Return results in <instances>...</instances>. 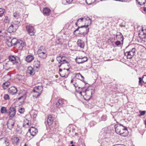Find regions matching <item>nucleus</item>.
Returning a JSON list of instances; mask_svg holds the SVG:
<instances>
[{"label":"nucleus","instance_id":"nucleus-1","mask_svg":"<svg viewBox=\"0 0 146 146\" xmlns=\"http://www.w3.org/2000/svg\"><path fill=\"white\" fill-rule=\"evenodd\" d=\"M114 128L116 133L121 136L126 137L128 134V131L126 127L120 124L115 125Z\"/></svg>","mask_w":146,"mask_h":146},{"label":"nucleus","instance_id":"nucleus-2","mask_svg":"<svg viewBox=\"0 0 146 146\" xmlns=\"http://www.w3.org/2000/svg\"><path fill=\"white\" fill-rule=\"evenodd\" d=\"M38 56L41 59H44L46 58L47 55V52L46 49L43 46H41L40 47L37 51Z\"/></svg>","mask_w":146,"mask_h":146},{"label":"nucleus","instance_id":"nucleus-3","mask_svg":"<svg viewBox=\"0 0 146 146\" xmlns=\"http://www.w3.org/2000/svg\"><path fill=\"white\" fill-rule=\"evenodd\" d=\"M43 90V88L42 85L36 86L34 88L33 90L35 93V94L33 95V97L36 98L39 97L42 93Z\"/></svg>","mask_w":146,"mask_h":146},{"label":"nucleus","instance_id":"nucleus-4","mask_svg":"<svg viewBox=\"0 0 146 146\" xmlns=\"http://www.w3.org/2000/svg\"><path fill=\"white\" fill-rule=\"evenodd\" d=\"M20 25V22L18 21L12 22V24L8 28V31L10 33L16 31Z\"/></svg>","mask_w":146,"mask_h":146},{"label":"nucleus","instance_id":"nucleus-5","mask_svg":"<svg viewBox=\"0 0 146 146\" xmlns=\"http://www.w3.org/2000/svg\"><path fill=\"white\" fill-rule=\"evenodd\" d=\"M89 25L82 26L80 27V29L79 30V32L78 34L82 35L84 36L87 34L89 31V28H88Z\"/></svg>","mask_w":146,"mask_h":146},{"label":"nucleus","instance_id":"nucleus-6","mask_svg":"<svg viewBox=\"0 0 146 146\" xmlns=\"http://www.w3.org/2000/svg\"><path fill=\"white\" fill-rule=\"evenodd\" d=\"M135 53V48H133L129 51L124 52V54L126 56L127 59H131L134 56Z\"/></svg>","mask_w":146,"mask_h":146},{"label":"nucleus","instance_id":"nucleus-7","mask_svg":"<svg viewBox=\"0 0 146 146\" xmlns=\"http://www.w3.org/2000/svg\"><path fill=\"white\" fill-rule=\"evenodd\" d=\"M66 102V100L64 99H59L56 104V107L60 110L61 108L64 106Z\"/></svg>","mask_w":146,"mask_h":146},{"label":"nucleus","instance_id":"nucleus-8","mask_svg":"<svg viewBox=\"0 0 146 146\" xmlns=\"http://www.w3.org/2000/svg\"><path fill=\"white\" fill-rule=\"evenodd\" d=\"M10 144L9 141L6 137L0 138V146H9Z\"/></svg>","mask_w":146,"mask_h":146},{"label":"nucleus","instance_id":"nucleus-9","mask_svg":"<svg viewBox=\"0 0 146 146\" xmlns=\"http://www.w3.org/2000/svg\"><path fill=\"white\" fill-rule=\"evenodd\" d=\"M26 29L28 33L30 36L34 35L36 33V31L34 27L30 25L26 26Z\"/></svg>","mask_w":146,"mask_h":146},{"label":"nucleus","instance_id":"nucleus-10","mask_svg":"<svg viewBox=\"0 0 146 146\" xmlns=\"http://www.w3.org/2000/svg\"><path fill=\"white\" fill-rule=\"evenodd\" d=\"M16 110L14 107L12 106L10 107L8 112V115L10 117H14L16 114Z\"/></svg>","mask_w":146,"mask_h":146},{"label":"nucleus","instance_id":"nucleus-11","mask_svg":"<svg viewBox=\"0 0 146 146\" xmlns=\"http://www.w3.org/2000/svg\"><path fill=\"white\" fill-rule=\"evenodd\" d=\"M66 58L64 56H59L56 57V60L58 62V63H63L64 64L66 62Z\"/></svg>","mask_w":146,"mask_h":146},{"label":"nucleus","instance_id":"nucleus-12","mask_svg":"<svg viewBox=\"0 0 146 146\" xmlns=\"http://www.w3.org/2000/svg\"><path fill=\"white\" fill-rule=\"evenodd\" d=\"M20 138L15 136H13L11 138V142L13 144L17 145L19 142Z\"/></svg>","mask_w":146,"mask_h":146},{"label":"nucleus","instance_id":"nucleus-13","mask_svg":"<svg viewBox=\"0 0 146 146\" xmlns=\"http://www.w3.org/2000/svg\"><path fill=\"white\" fill-rule=\"evenodd\" d=\"M29 131L30 132L31 135L33 136H35L38 132L37 129L33 127H31L29 129Z\"/></svg>","mask_w":146,"mask_h":146},{"label":"nucleus","instance_id":"nucleus-14","mask_svg":"<svg viewBox=\"0 0 146 146\" xmlns=\"http://www.w3.org/2000/svg\"><path fill=\"white\" fill-rule=\"evenodd\" d=\"M15 123V121L12 119L9 120L7 123L8 128L10 129H11L14 127Z\"/></svg>","mask_w":146,"mask_h":146},{"label":"nucleus","instance_id":"nucleus-15","mask_svg":"<svg viewBox=\"0 0 146 146\" xmlns=\"http://www.w3.org/2000/svg\"><path fill=\"white\" fill-rule=\"evenodd\" d=\"M8 92L11 94L14 95L17 93V90L16 87L13 86L9 89Z\"/></svg>","mask_w":146,"mask_h":146},{"label":"nucleus","instance_id":"nucleus-16","mask_svg":"<svg viewBox=\"0 0 146 146\" xmlns=\"http://www.w3.org/2000/svg\"><path fill=\"white\" fill-rule=\"evenodd\" d=\"M6 40V43L7 46L9 47L13 46L12 44V38L8 36L7 37Z\"/></svg>","mask_w":146,"mask_h":146},{"label":"nucleus","instance_id":"nucleus-17","mask_svg":"<svg viewBox=\"0 0 146 146\" xmlns=\"http://www.w3.org/2000/svg\"><path fill=\"white\" fill-rule=\"evenodd\" d=\"M139 85L142 86V84L141 82L142 81L144 84H146V75H144L143 76L142 78L139 77Z\"/></svg>","mask_w":146,"mask_h":146},{"label":"nucleus","instance_id":"nucleus-18","mask_svg":"<svg viewBox=\"0 0 146 146\" xmlns=\"http://www.w3.org/2000/svg\"><path fill=\"white\" fill-rule=\"evenodd\" d=\"M79 88H81L82 89V91H80L79 93L81 95V96H82V93H83L84 94V95H86L87 93V92H90V91L88 90V89H86L84 90V87H78Z\"/></svg>","mask_w":146,"mask_h":146},{"label":"nucleus","instance_id":"nucleus-19","mask_svg":"<svg viewBox=\"0 0 146 146\" xmlns=\"http://www.w3.org/2000/svg\"><path fill=\"white\" fill-rule=\"evenodd\" d=\"M53 117L51 115H48L47 122L48 125H50L52 123L53 121Z\"/></svg>","mask_w":146,"mask_h":146},{"label":"nucleus","instance_id":"nucleus-20","mask_svg":"<svg viewBox=\"0 0 146 146\" xmlns=\"http://www.w3.org/2000/svg\"><path fill=\"white\" fill-rule=\"evenodd\" d=\"M6 34V30L2 27H0V36H5Z\"/></svg>","mask_w":146,"mask_h":146},{"label":"nucleus","instance_id":"nucleus-21","mask_svg":"<svg viewBox=\"0 0 146 146\" xmlns=\"http://www.w3.org/2000/svg\"><path fill=\"white\" fill-rule=\"evenodd\" d=\"M25 45L24 42L20 40L18 41L17 46L19 47V50H22Z\"/></svg>","mask_w":146,"mask_h":146},{"label":"nucleus","instance_id":"nucleus-22","mask_svg":"<svg viewBox=\"0 0 146 146\" xmlns=\"http://www.w3.org/2000/svg\"><path fill=\"white\" fill-rule=\"evenodd\" d=\"M51 11L48 8L46 7L43 9V14L45 15L48 16L49 15Z\"/></svg>","mask_w":146,"mask_h":146},{"label":"nucleus","instance_id":"nucleus-23","mask_svg":"<svg viewBox=\"0 0 146 146\" xmlns=\"http://www.w3.org/2000/svg\"><path fill=\"white\" fill-rule=\"evenodd\" d=\"M75 60L77 63L79 64L84 63L83 62L82 56H77L75 59Z\"/></svg>","mask_w":146,"mask_h":146},{"label":"nucleus","instance_id":"nucleus-24","mask_svg":"<svg viewBox=\"0 0 146 146\" xmlns=\"http://www.w3.org/2000/svg\"><path fill=\"white\" fill-rule=\"evenodd\" d=\"M34 70L33 68L31 66H29L27 70V73L31 75L34 74Z\"/></svg>","mask_w":146,"mask_h":146},{"label":"nucleus","instance_id":"nucleus-25","mask_svg":"<svg viewBox=\"0 0 146 146\" xmlns=\"http://www.w3.org/2000/svg\"><path fill=\"white\" fill-rule=\"evenodd\" d=\"M77 44L78 46L82 48H84V43L82 40H78L77 42Z\"/></svg>","mask_w":146,"mask_h":146},{"label":"nucleus","instance_id":"nucleus-26","mask_svg":"<svg viewBox=\"0 0 146 146\" xmlns=\"http://www.w3.org/2000/svg\"><path fill=\"white\" fill-rule=\"evenodd\" d=\"M10 64V62H8L6 63H4L3 64V68L6 70H8L9 68H11Z\"/></svg>","mask_w":146,"mask_h":146},{"label":"nucleus","instance_id":"nucleus-27","mask_svg":"<svg viewBox=\"0 0 146 146\" xmlns=\"http://www.w3.org/2000/svg\"><path fill=\"white\" fill-rule=\"evenodd\" d=\"M108 129L107 128H104L102 129L101 131V135H102L103 136H106L108 132Z\"/></svg>","mask_w":146,"mask_h":146},{"label":"nucleus","instance_id":"nucleus-28","mask_svg":"<svg viewBox=\"0 0 146 146\" xmlns=\"http://www.w3.org/2000/svg\"><path fill=\"white\" fill-rule=\"evenodd\" d=\"M9 62H12L13 64H15V63L16 61V58L13 56H9Z\"/></svg>","mask_w":146,"mask_h":146},{"label":"nucleus","instance_id":"nucleus-29","mask_svg":"<svg viewBox=\"0 0 146 146\" xmlns=\"http://www.w3.org/2000/svg\"><path fill=\"white\" fill-rule=\"evenodd\" d=\"M34 59L32 55H28L26 58V60L28 62L32 61Z\"/></svg>","mask_w":146,"mask_h":146},{"label":"nucleus","instance_id":"nucleus-30","mask_svg":"<svg viewBox=\"0 0 146 146\" xmlns=\"http://www.w3.org/2000/svg\"><path fill=\"white\" fill-rule=\"evenodd\" d=\"M18 40L15 38H12V44L13 46H17L18 43Z\"/></svg>","mask_w":146,"mask_h":146},{"label":"nucleus","instance_id":"nucleus-31","mask_svg":"<svg viewBox=\"0 0 146 146\" xmlns=\"http://www.w3.org/2000/svg\"><path fill=\"white\" fill-rule=\"evenodd\" d=\"M31 123H29V121L27 119H25L24 120L23 122V126L24 127H25L26 125H28L29 127L30 125H31Z\"/></svg>","mask_w":146,"mask_h":146},{"label":"nucleus","instance_id":"nucleus-32","mask_svg":"<svg viewBox=\"0 0 146 146\" xmlns=\"http://www.w3.org/2000/svg\"><path fill=\"white\" fill-rule=\"evenodd\" d=\"M13 16L15 19H18L20 18L19 13L17 12H15L13 13Z\"/></svg>","mask_w":146,"mask_h":146},{"label":"nucleus","instance_id":"nucleus-33","mask_svg":"<svg viewBox=\"0 0 146 146\" xmlns=\"http://www.w3.org/2000/svg\"><path fill=\"white\" fill-rule=\"evenodd\" d=\"M139 1H138L137 0H136V1L141 5H144L145 3L146 0H139Z\"/></svg>","mask_w":146,"mask_h":146},{"label":"nucleus","instance_id":"nucleus-34","mask_svg":"<svg viewBox=\"0 0 146 146\" xmlns=\"http://www.w3.org/2000/svg\"><path fill=\"white\" fill-rule=\"evenodd\" d=\"M118 36L119 38H122V41L123 40V37L122 34L120 32H117L116 35V37Z\"/></svg>","mask_w":146,"mask_h":146},{"label":"nucleus","instance_id":"nucleus-35","mask_svg":"<svg viewBox=\"0 0 146 146\" xmlns=\"http://www.w3.org/2000/svg\"><path fill=\"white\" fill-rule=\"evenodd\" d=\"M5 10L3 8H0V17H2L4 15Z\"/></svg>","mask_w":146,"mask_h":146},{"label":"nucleus","instance_id":"nucleus-36","mask_svg":"<svg viewBox=\"0 0 146 146\" xmlns=\"http://www.w3.org/2000/svg\"><path fill=\"white\" fill-rule=\"evenodd\" d=\"M25 77L24 76L20 75H17L16 76V78L19 80H22Z\"/></svg>","mask_w":146,"mask_h":146},{"label":"nucleus","instance_id":"nucleus-37","mask_svg":"<svg viewBox=\"0 0 146 146\" xmlns=\"http://www.w3.org/2000/svg\"><path fill=\"white\" fill-rule=\"evenodd\" d=\"M9 84V82H7L3 83V87L4 89H6V87H7Z\"/></svg>","mask_w":146,"mask_h":146},{"label":"nucleus","instance_id":"nucleus-38","mask_svg":"<svg viewBox=\"0 0 146 146\" xmlns=\"http://www.w3.org/2000/svg\"><path fill=\"white\" fill-rule=\"evenodd\" d=\"M7 111V110L5 107H2L1 108V111L2 113H6Z\"/></svg>","mask_w":146,"mask_h":146},{"label":"nucleus","instance_id":"nucleus-39","mask_svg":"<svg viewBox=\"0 0 146 146\" xmlns=\"http://www.w3.org/2000/svg\"><path fill=\"white\" fill-rule=\"evenodd\" d=\"M71 83H72L74 86L76 88L77 87V86L76 85V78H74L72 79L71 81Z\"/></svg>","mask_w":146,"mask_h":146},{"label":"nucleus","instance_id":"nucleus-40","mask_svg":"<svg viewBox=\"0 0 146 146\" xmlns=\"http://www.w3.org/2000/svg\"><path fill=\"white\" fill-rule=\"evenodd\" d=\"M70 66V64L67 61L64 64L63 67H65V68H68Z\"/></svg>","mask_w":146,"mask_h":146},{"label":"nucleus","instance_id":"nucleus-41","mask_svg":"<svg viewBox=\"0 0 146 146\" xmlns=\"http://www.w3.org/2000/svg\"><path fill=\"white\" fill-rule=\"evenodd\" d=\"M4 21L6 23H8L9 22V19L8 17L5 16L4 19Z\"/></svg>","mask_w":146,"mask_h":146},{"label":"nucleus","instance_id":"nucleus-42","mask_svg":"<svg viewBox=\"0 0 146 146\" xmlns=\"http://www.w3.org/2000/svg\"><path fill=\"white\" fill-rule=\"evenodd\" d=\"M85 20L87 21H88V25L89 26L91 23V19L89 17H87L86 18H85Z\"/></svg>","mask_w":146,"mask_h":146},{"label":"nucleus","instance_id":"nucleus-43","mask_svg":"<svg viewBox=\"0 0 146 146\" xmlns=\"http://www.w3.org/2000/svg\"><path fill=\"white\" fill-rule=\"evenodd\" d=\"M146 111H141L140 110L139 111V113H140V114H139V116H141L142 115H144Z\"/></svg>","mask_w":146,"mask_h":146},{"label":"nucleus","instance_id":"nucleus-44","mask_svg":"<svg viewBox=\"0 0 146 146\" xmlns=\"http://www.w3.org/2000/svg\"><path fill=\"white\" fill-rule=\"evenodd\" d=\"M115 44L116 45L118 46H120L121 45V42L119 40H117L115 42Z\"/></svg>","mask_w":146,"mask_h":146},{"label":"nucleus","instance_id":"nucleus-45","mask_svg":"<svg viewBox=\"0 0 146 146\" xmlns=\"http://www.w3.org/2000/svg\"><path fill=\"white\" fill-rule=\"evenodd\" d=\"M19 111L21 113H23L25 111V109L23 108H20L19 110Z\"/></svg>","mask_w":146,"mask_h":146},{"label":"nucleus","instance_id":"nucleus-46","mask_svg":"<svg viewBox=\"0 0 146 146\" xmlns=\"http://www.w3.org/2000/svg\"><path fill=\"white\" fill-rule=\"evenodd\" d=\"M59 72L60 73V75L62 77H64L65 76L63 74H62V75H61V74H60V73H62L64 72V71H63V70H62V69L61 68H59Z\"/></svg>","mask_w":146,"mask_h":146},{"label":"nucleus","instance_id":"nucleus-47","mask_svg":"<svg viewBox=\"0 0 146 146\" xmlns=\"http://www.w3.org/2000/svg\"><path fill=\"white\" fill-rule=\"evenodd\" d=\"M81 76V74L80 73L75 74V77L77 78H80V76Z\"/></svg>","mask_w":146,"mask_h":146},{"label":"nucleus","instance_id":"nucleus-48","mask_svg":"<svg viewBox=\"0 0 146 146\" xmlns=\"http://www.w3.org/2000/svg\"><path fill=\"white\" fill-rule=\"evenodd\" d=\"M4 98L5 100H9V96L7 94H6L5 95Z\"/></svg>","mask_w":146,"mask_h":146},{"label":"nucleus","instance_id":"nucleus-49","mask_svg":"<svg viewBox=\"0 0 146 146\" xmlns=\"http://www.w3.org/2000/svg\"><path fill=\"white\" fill-rule=\"evenodd\" d=\"M82 60H83V62L84 63L86 61L88 60V58L87 57L84 56V57H82Z\"/></svg>","mask_w":146,"mask_h":146},{"label":"nucleus","instance_id":"nucleus-50","mask_svg":"<svg viewBox=\"0 0 146 146\" xmlns=\"http://www.w3.org/2000/svg\"><path fill=\"white\" fill-rule=\"evenodd\" d=\"M107 117L106 115H103L101 117L102 120V121H105Z\"/></svg>","mask_w":146,"mask_h":146},{"label":"nucleus","instance_id":"nucleus-51","mask_svg":"<svg viewBox=\"0 0 146 146\" xmlns=\"http://www.w3.org/2000/svg\"><path fill=\"white\" fill-rule=\"evenodd\" d=\"M80 27H78V28H77V29H76L75 31H74V35L75 34V33L78 31H79V30H80Z\"/></svg>","mask_w":146,"mask_h":146},{"label":"nucleus","instance_id":"nucleus-52","mask_svg":"<svg viewBox=\"0 0 146 146\" xmlns=\"http://www.w3.org/2000/svg\"><path fill=\"white\" fill-rule=\"evenodd\" d=\"M84 19V18L83 17H82L79 19H78L77 20V22H78L79 21H80L82 22L83 21V20Z\"/></svg>","mask_w":146,"mask_h":146},{"label":"nucleus","instance_id":"nucleus-53","mask_svg":"<svg viewBox=\"0 0 146 146\" xmlns=\"http://www.w3.org/2000/svg\"><path fill=\"white\" fill-rule=\"evenodd\" d=\"M72 1L73 0H66V2L68 4L71 3Z\"/></svg>","mask_w":146,"mask_h":146},{"label":"nucleus","instance_id":"nucleus-54","mask_svg":"<svg viewBox=\"0 0 146 146\" xmlns=\"http://www.w3.org/2000/svg\"><path fill=\"white\" fill-rule=\"evenodd\" d=\"M63 71L64 72L66 70H67V72L68 71H69V68H63Z\"/></svg>","mask_w":146,"mask_h":146},{"label":"nucleus","instance_id":"nucleus-55","mask_svg":"<svg viewBox=\"0 0 146 146\" xmlns=\"http://www.w3.org/2000/svg\"><path fill=\"white\" fill-rule=\"evenodd\" d=\"M58 64H60L59 65H58V67L59 68H60L61 66L63 67L64 64L63 63H58Z\"/></svg>","mask_w":146,"mask_h":146},{"label":"nucleus","instance_id":"nucleus-56","mask_svg":"<svg viewBox=\"0 0 146 146\" xmlns=\"http://www.w3.org/2000/svg\"><path fill=\"white\" fill-rule=\"evenodd\" d=\"M36 112V113L35 112V113H34L33 114V117L34 118H36L37 116L36 113L37 112Z\"/></svg>","mask_w":146,"mask_h":146},{"label":"nucleus","instance_id":"nucleus-57","mask_svg":"<svg viewBox=\"0 0 146 146\" xmlns=\"http://www.w3.org/2000/svg\"><path fill=\"white\" fill-rule=\"evenodd\" d=\"M92 124L93 125H94L95 124V122L94 121H92L90 123V125L91 126L92 125Z\"/></svg>","mask_w":146,"mask_h":146},{"label":"nucleus","instance_id":"nucleus-58","mask_svg":"<svg viewBox=\"0 0 146 146\" xmlns=\"http://www.w3.org/2000/svg\"><path fill=\"white\" fill-rule=\"evenodd\" d=\"M142 31L143 34H144L145 35V36H146V30H142Z\"/></svg>","mask_w":146,"mask_h":146},{"label":"nucleus","instance_id":"nucleus-59","mask_svg":"<svg viewBox=\"0 0 146 146\" xmlns=\"http://www.w3.org/2000/svg\"><path fill=\"white\" fill-rule=\"evenodd\" d=\"M22 98H23V96H22L21 97H19V98H18V100H20L22 99Z\"/></svg>","mask_w":146,"mask_h":146},{"label":"nucleus","instance_id":"nucleus-60","mask_svg":"<svg viewBox=\"0 0 146 146\" xmlns=\"http://www.w3.org/2000/svg\"><path fill=\"white\" fill-rule=\"evenodd\" d=\"M143 11L145 12L146 11V8L145 7H144L143 8Z\"/></svg>","mask_w":146,"mask_h":146},{"label":"nucleus","instance_id":"nucleus-61","mask_svg":"<svg viewBox=\"0 0 146 146\" xmlns=\"http://www.w3.org/2000/svg\"><path fill=\"white\" fill-rule=\"evenodd\" d=\"M80 77H81L82 79H84V77L82 75H81V76H80Z\"/></svg>","mask_w":146,"mask_h":146},{"label":"nucleus","instance_id":"nucleus-62","mask_svg":"<svg viewBox=\"0 0 146 146\" xmlns=\"http://www.w3.org/2000/svg\"><path fill=\"white\" fill-rule=\"evenodd\" d=\"M38 65H39L40 64V63L39 61H38Z\"/></svg>","mask_w":146,"mask_h":146},{"label":"nucleus","instance_id":"nucleus-63","mask_svg":"<svg viewBox=\"0 0 146 146\" xmlns=\"http://www.w3.org/2000/svg\"><path fill=\"white\" fill-rule=\"evenodd\" d=\"M78 22H77L76 23H75V25H76V26H77L78 25Z\"/></svg>","mask_w":146,"mask_h":146},{"label":"nucleus","instance_id":"nucleus-64","mask_svg":"<svg viewBox=\"0 0 146 146\" xmlns=\"http://www.w3.org/2000/svg\"><path fill=\"white\" fill-rule=\"evenodd\" d=\"M73 142L72 141H70V144H73Z\"/></svg>","mask_w":146,"mask_h":146}]
</instances>
